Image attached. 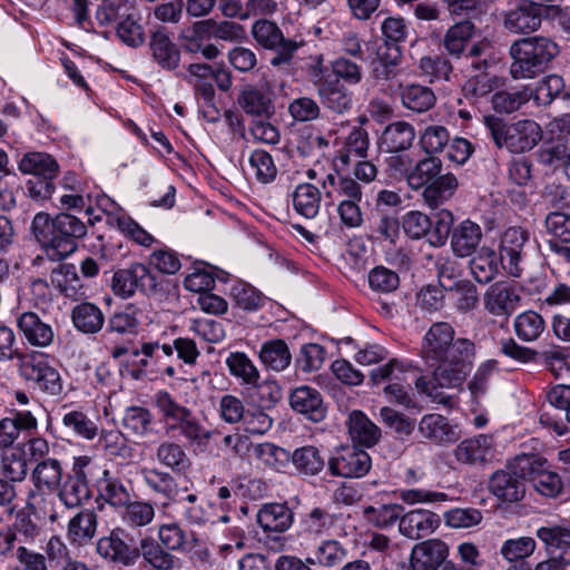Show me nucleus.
Instances as JSON below:
<instances>
[{
	"label": "nucleus",
	"mask_w": 570,
	"mask_h": 570,
	"mask_svg": "<svg viewBox=\"0 0 570 570\" xmlns=\"http://www.w3.org/2000/svg\"><path fill=\"white\" fill-rule=\"evenodd\" d=\"M476 346L466 337L455 338L448 322L433 323L422 337L419 356L432 370V376L421 375L415 389L431 402L452 407L454 397L444 390H459L471 373Z\"/></svg>",
	"instance_id": "1"
},
{
	"label": "nucleus",
	"mask_w": 570,
	"mask_h": 570,
	"mask_svg": "<svg viewBox=\"0 0 570 570\" xmlns=\"http://www.w3.org/2000/svg\"><path fill=\"white\" fill-rule=\"evenodd\" d=\"M31 230L47 257L60 262L77 249V239L87 235L86 224L75 215L59 213L51 217L40 212L35 215Z\"/></svg>",
	"instance_id": "2"
},
{
	"label": "nucleus",
	"mask_w": 570,
	"mask_h": 570,
	"mask_svg": "<svg viewBox=\"0 0 570 570\" xmlns=\"http://www.w3.org/2000/svg\"><path fill=\"white\" fill-rule=\"evenodd\" d=\"M559 52V46L547 37L518 39L510 47V75L514 80L533 79L549 68Z\"/></svg>",
	"instance_id": "3"
},
{
	"label": "nucleus",
	"mask_w": 570,
	"mask_h": 570,
	"mask_svg": "<svg viewBox=\"0 0 570 570\" xmlns=\"http://www.w3.org/2000/svg\"><path fill=\"white\" fill-rule=\"evenodd\" d=\"M483 122L495 146L513 154L529 151L542 139L540 125L531 119L505 122L499 117L489 115L483 117Z\"/></svg>",
	"instance_id": "4"
},
{
	"label": "nucleus",
	"mask_w": 570,
	"mask_h": 570,
	"mask_svg": "<svg viewBox=\"0 0 570 570\" xmlns=\"http://www.w3.org/2000/svg\"><path fill=\"white\" fill-rule=\"evenodd\" d=\"M19 374L43 394L59 396L63 392V380L58 368L41 353L21 355Z\"/></svg>",
	"instance_id": "5"
},
{
	"label": "nucleus",
	"mask_w": 570,
	"mask_h": 570,
	"mask_svg": "<svg viewBox=\"0 0 570 570\" xmlns=\"http://www.w3.org/2000/svg\"><path fill=\"white\" fill-rule=\"evenodd\" d=\"M534 463L533 456H518L512 465L499 470L489 480V489L499 500L518 502L525 494L524 480Z\"/></svg>",
	"instance_id": "6"
},
{
	"label": "nucleus",
	"mask_w": 570,
	"mask_h": 570,
	"mask_svg": "<svg viewBox=\"0 0 570 570\" xmlns=\"http://www.w3.org/2000/svg\"><path fill=\"white\" fill-rule=\"evenodd\" d=\"M91 463L88 456L75 458L71 472L56 490L58 499L67 509H76L90 498L87 474Z\"/></svg>",
	"instance_id": "7"
},
{
	"label": "nucleus",
	"mask_w": 570,
	"mask_h": 570,
	"mask_svg": "<svg viewBox=\"0 0 570 570\" xmlns=\"http://www.w3.org/2000/svg\"><path fill=\"white\" fill-rule=\"evenodd\" d=\"M332 475L358 479L366 475L372 466L368 453L355 445L342 446L327 461Z\"/></svg>",
	"instance_id": "8"
},
{
	"label": "nucleus",
	"mask_w": 570,
	"mask_h": 570,
	"mask_svg": "<svg viewBox=\"0 0 570 570\" xmlns=\"http://www.w3.org/2000/svg\"><path fill=\"white\" fill-rule=\"evenodd\" d=\"M372 65L373 77L377 80L394 79L399 75V65L402 59L400 46L381 39L370 40L365 43Z\"/></svg>",
	"instance_id": "9"
},
{
	"label": "nucleus",
	"mask_w": 570,
	"mask_h": 570,
	"mask_svg": "<svg viewBox=\"0 0 570 570\" xmlns=\"http://www.w3.org/2000/svg\"><path fill=\"white\" fill-rule=\"evenodd\" d=\"M16 325L22 340L32 347L46 348L55 342V330L45 315L21 312L16 317Z\"/></svg>",
	"instance_id": "10"
},
{
	"label": "nucleus",
	"mask_w": 570,
	"mask_h": 570,
	"mask_svg": "<svg viewBox=\"0 0 570 570\" xmlns=\"http://www.w3.org/2000/svg\"><path fill=\"white\" fill-rule=\"evenodd\" d=\"M156 276L150 269L140 263L132 264L128 268L117 271L112 276L111 287L116 295L129 297L136 289L142 292L154 291L156 288Z\"/></svg>",
	"instance_id": "11"
},
{
	"label": "nucleus",
	"mask_w": 570,
	"mask_h": 570,
	"mask_svg": "<svg viewBox=\"0 0 570 570\" xmlns=\"http://www.w3.org/2000/svg\"><path fill=\"white\" fill-rule=\"evenodd\" d=\"M528 238L529 233L522 227H510L501 235L500 262L503 269L513 277H519L522 273L523 247Z\"/></svg>",
	"instance_id": "12"
},
{
	"label": "nucleus",
	"mask_w": 570,
	"mask_h": 570,
	"mask_svg": "<svg viewBox=\"0 0 570 570\" xmlns=\"http://www.w3.org/2000/svg\"><path fill=\"white\" fill-rule=\"evenodd\" d=\"M124 530L115 528L106 537H101L96 544L97 553L107 561L119 563L125 567L134 566L139 553L136 547H130L122 538Z\"/></svg>",
	"instance_id": "13"
},
{
	"label": "nucleus",
	"mask_w": 570,
	"mask_h": 570,
	"mask_svg": "<svg viewBox=\"0 0 570 570\" xmlns=\"http://www.w3.org/2000/svg\"><path fill=\"white\" fill-rule=\"evenodd\" d=\"M449 547L440 539L416 543L410 554L409 570H438L448 562Z\"/></svg>",
	"instance_id": "14"
},
{
	"label": "nucleus",
	"mask_w": 570,
	"mask_h": 570,
	"mask_svg": "<svg viewBox=\"0 0 570 570\" xmlns=\"http://www.w3.org/2000/svg\"><path fill=\"white\" fill-rule=\"evenodd\" d=\"M237 104L246 115L255 118L267 119L275 112L273 92L268 86L245 85Z\"/></svg>",
	"instance_id": "15"
},
{
	"label": "nucleus",
	"mask_w": 570,
	"mask_h": 570,
	"mask_svg": "<svg viewBox=\"0 0 570 570\" xmlns=\"http://www.w3.org/2000/svg\"><path fill=\"white\" fill-rule=\"evenodd\" d=\"M550 559L570 566V525L549 524L535 531Z\"/></svg>",
	"instance_id": "16"
},
{
	"label": "nucleus",
	"mask_w": 570,
	"mask_h": 570,
	"mask_svg": "<svg viewBox=\"0 0 570 570\" xmlns=\"http://www.w3.org/2000/svg\"><path fill=\"white\" fill-rule=\"evenodd\" d=\"M494 452L493 438L479 434L460 442L454 449V456L462 464L484 465L493 460Z\"/></svg>",
	"instance_id": "17"
},
{
	"label": "nucleus",
	"mask_w": 570,
	"mask_h": 570,
	"mask_svg": "<svg viewBox=\"0 0 570 570\" xmlns=\"http://www.w3.org/2000/svg\"><path fill=\"white\" fill-rule=\"evenodd\" d=\"M291 407L312 422L318 423L326 416V405L318 390L308 385L294 389L289 394Z\"/></svg>",
	"instance_id": "18"
},
{
	"label": "nucleus",
	"mask_w": 570,
	"mask_h": 570,
	"mask_svg": "<svg viewBox=\"0 0 570 570\" xmlns=\"http://www.w3.org/2000/svg\"><path fill=\"white\" fill-rule=\"evenodd\" d=\"M417 431L423 439L436 445L454 443L460 439L458 428L439 413L423 415L417 424Z\"/></svg>",
	"instance_id": "19"
},
{
	"label": "nucleus",
	"mask_w": 570,
	"mask_h": 570,
	"mask_svg": "<svg viewBox=\"0 0 570 570\" xmlns=\"http://www.w3.org/2000/svg\"><path fill=\"white\" fill-rule=\"evenodd\" d=\"M441 523L440 517L424 509H414L403 514L399 522L400 533L411 540H419L433 533Z\"/></svg>",
	"instance_id": "20"
},
{
	"label": "nucleus",
	"mask_w": 570,
	"mask_h": 570,
	"mask_svg": "<svg viewBox=\"0 0 570 570\" xmlns=\"http://www.w3.org/2000/svg\"><path fill=\"white\" fill-rule=\"evenodd\" d=\"M148 47L153 60L161 69L171 71L178 68L180 50L165 28L158 27L151 31Z\"/></svg>",
	"instance_id": "21"
},
{
	"label": "nucleus",
	"mask_w": 570,
	"mask_h": 570,
	"mask_svg": "<svg viewBox=\"0 0 570 570\" xmlns=\"http://www.w3.org/2000/svg\"><path fill=\"white\" fill-rule=\"evenodd\" d=\"M543 12L541 2H522L507 13L504 26L514 33L533 32L540 27Z\"/></svg>",
	"instance_id": "22"
},
{
	"label": "nucleus",
	"mask_w": 570,
	"mask_h": 570,
	"mask_svg": "<svg viewBox=\"0 0 570 570\" xmlns=\"http://www.w3.org/2000/svg\"><path fill=\"white\" fill-rule=\"evenodd\" d=\"M96 487L99 498L112 508L122 509L131 500L129 488L108 469L101 471V475L96 481Z\"/></svg>",
	"instance_id": "23"
},
{
	"label": "nucleus",
	"mask_w": 570,
	"mask_h": 570,
	"mask_svg": "<svg viewBox=\"0 0 570 570\" xmlns=\"http://www.w3.org/2000/svg\"><path fill=\"white\" fill-rule=\"evenodd\" d=\"M415 138L414 127L406 121H394L387 125L379 140L380 148L390 154H399L409 149Z\"/></svg>",
	"instance_id": "24"
},
{
	"label": "nucleus",
	"mask_w": 570,
	"mask_h": 570,
	"mask_svg": "<svg viewBox=\"0 0 570 570\" xmlns=\"http://www.w3.org/2000/svg\"><path fill=\"white\" fill-rule=\"evenodd\" d=\"M482 229L476 223L465 219L451 234V248L458 257L471 256L482 240Z\"/></svg>",
	"instance_id": "25"
},
{
	"label": "nucleus",
	"mask_w": 570,
	"mask_h": 570,
	"mask_svg": "<svg viewBox=\"0 0 570 570\" xmlns=\"http://www.w3.org/2000/svg\"><path fill=\"white\" fill-rule=\"evenodd\" d=\"M18 169L35 178L55 179L59 173L57 160L48 153L28 151L18 160Z\"/></svg>",
	"instance_id": "26"
},
{
	"label": "nucleus",
	"mask_w": 570,
	"mask_h": 570,
	"mask_svg": "<svg viewBox=\"0 0 570 570\" xmlns=\"http://www.w3.org/2000/svg\"><path fill=\"white\" fill-rule=\"evenodd\" d=\"M324 195L331 202L362 200L363 193L361 185L348 176L327 174L322 181Z\"/></svg>",
	"instance_id": "27"
},
{
	"label": "nucleus",
	"mask_w": 570,
	"mask_h": 570,
	"mask_svg": "<svg viewBox=\"0 0 570 570\" xmlns=\"http://www.w3.org/2000/svg\"><path fill=\"white\" fill-rule=\"evenodd\" d=\"M519 302L520 296L515 291L502 283L493 284L484 296L485 309L495 316L512 314Z\"/></svg>",
	"instance_id": "28"
},
{
	"label": "nucleus",
	"mask_w": 570,
	"mask_h": 570,
	"mask_svg": "<svg viewBox=\"0 0 570 570\" xmlns=\"http://www.w3.org/2000/svg\"><path fill=\"white\" fill-rule=\"evenodd\" d=\"M158 539L169 552H189L199 546L196 533H187L177 522L160 524Z\"/></svg>",
	"instance_id": "29"
},
{
	"label": "nucleus",
	"mask_w": 570,
	"mask_h": 570,
	"mask_svg": "<svg viewBox=\"0 0 570 570\" xmlns=\"http://www.w3.org/2000/svg\"><path fill=\"white\" fill-rule=\"evenodd\" d=\"M98 517L92 509H82L68 522L67 538L72 544L85 546L96 535Z\"/></svg>",
	"instance_id": "30"
},
{
	"label": "nucleus",
	"mask_w": 570,
	"mask_h": 570,
	"mask_svg": "<svg viewBox=\"0 0 570 570\" xmlns=\"http://www.w3.org/2000/svg\"><path fill=\"white\" fill-rule=\"evenodd\" d=\"M540 165L552 170L563 169L570 178V147L562 139L549 140L537 151Z\"/></svg>",
	"instance_id": "31"
},
{
	"label": "nucleus",
	"mask_w": 570,
	"mask_h": 570,
	"mask_svg": "<svg viewBox=\"0 0 570 570\" xmlns=\"http://www.w3.org/2000/svg\"><path fill=\"white\" fill-rule=\"evenodd\" d=\"M323 105L336 114H344L352 108V94L338 79H325L317 85Z\"/></svg>",
	"instance_id": "32"
},
{
	"label": "nucleus",
	"mask_w": 570,
	"mask_h": 570,
	"mask_svg": "<svg viewBox=\"0 0 570 570\" xmlns=\"http://www.w3.org/2000/svg\"><path fill=\"white\" fill-rule=\"evenodd\" d=\"M257 523L265 532H284L293 523V513L285 504L267 503L257 512Z\"/></svg>",
	"instance_id": "33"
},
{
	"label": "nucleus",
	"mask_w": 570,
	"mask_h": 570,
	"mask_svg": "<svg viewBox=\"0 0 570 570\" xmlns=\"http://www.w3.org/2000/svg\"><path fill=\"white\" fill-rule=\"evenodd\" d=\"M136 550L139 558L142 557L155 570H173L175 567L176 557L151 537L141 538Z\"/></svg>",
	"instance_id": "34"
},
{
	"label": "nucleus",
	"mask_w": 570,
	"mask_h": 570,
	"mask_svg": "<svg viewBox=\"0 0 570 570\" xmlns=\"http://www.w3.org/2000/svg\"><path fill=\"white\" fill-rule=\"evenodd\" d=\"M63 469L58 459H47L36 464L31 472V481L36 489L56 491L62 481Z\"/></svg>",
	"instance_id": "35"
},
{
	"label": "nucleus",
	"mask_w": 570,
	"mask_h": 570,
	"mask_svg": "<svg viewBox=\"0 0 570 570\" xmlns=\"http://www.w3.org/2000/svg\"><path fill=\"white\" fill-rule=\"evenodd\" d=\"M71 321L78 331L85 334H96L102 328L105 316L97 305L83 302L71 309Z\"/></svg>",
	"instance_id": "36"
},
{
	"label": "nucleus",
	"mask_w": 570,
	"mask_h": 570,
	"mask_svg": "<svg viewBox=\"0 0 570 570\" xmlns=\"http://www.w3.org/2000/svg\"><path fill=\"white\" fill-rule=\"evenodd\" d=\"M139 473L145 485L151 492L169 501L176 500L178 494V484L169 472H165L156 468H144Z\"/></svg>",
	"instance_id": "37"
},
{
	"label": "nucleus",
	"mask_w": 570,
	"mask_h": 570,
	"mask_svg": "<svg viewBox=\"0 0 570 570\" xmlns=\"http://www.w3.org/2000/svg\"><path fill=\"white\" fill-rule=\"evenodd\" d=\"M459 187L458 178L452 173L438 176L422 193L424 203L431 208H438L450 199Z\"/></svg>",
	"instance_id": "38"
},
{
	"label": "nucleus",
	"mask_w": 570,
	"mask_h": 570,
	"mask_svg": "<svg viewBox=\"0 0 570 570\" xmlns=\"http://www.w3.org/2000/svg\"><path fill=\"white\" fill-rule=\"evenodd\" d=\"M459 187L458 178L452 173L438 176L422 193L424 203L431 208H438L450 199Z\"/></svg>",
	"instance_id": "39"
},
{
	"label": "nucleus",
	"mask_w": 570,
	"mask_h": 570,
	"mask_svg": "<svg viewBox=\"0 0 570 570\" xmlns=\"http://www.w3.org/2000/svg\"><path fill=\"white\" fill-rule=\"evenodd\" d=\"M348 432L354 441L365 446L375 445L381 438V430L363 412L353 411L347 421Z\"/></svg>",
	"instance_id": "40"
},
{
	"label": "nucleus",
	"mask_w": 570,
	"mask_h": 570,
	"mask_svg": "<svg viewBox=\"0 0 570 570\" xmlns=\"http://www.w3.org/2000/svg\"><path fill=\"white\" fill-rule=\"evenodd\" d=\"M155 456L159 464L175 473H185L191 465L190 459L183 446L174 441L159 443Z\"/></svg>",
	"instance_id": "41"
},
{
	"label": "nucleus",
	"mask_w": 570,
	"mask_h": 570,
	"mask_svg": "<svg viewBox=\"0 0 570 570\" xmlns=\"http://www.w3.org/2000/svg\"><path fill=\"white\" fill-rule=\"evenodd\" d=\"M368 146L367 131L361 127H355L345 138L342 148L337 151L336 159L342 165H351L354 159L366 157Z\"/></svg>",
	"instance_id": "42"
},
{
	"label": "nucleus",
	"mask_w": 570,
	"mask_h": 570,
	"mask_svg": "<svg viewBox=\"0 0 570 570\" xmlns=\"http://www.w3.org/2000/svg\"><path fill=\"white\" fill-rule=\"evenodd\" d=\"M442 165V160L439 157L430 155L422 158L409 171L407 185L414 190L425 188L441 175Z\"/></svg>",
	"instance_id": "43"
},
{
	"label": "nucleus",
	"mask_w": 570,
	"mask_h": 570,
	"mask_svg": "<svg viewBox=\"0 0 570 570\" xmlns=\"http://www.w3.org/2000/svg\"><path fill=\"white\" fill-rule=\"evenodd\" d=\"M259 360L266 368L282 372L291 364L292 355L283 340H272L262 345Z\"/></svg>",
	"instance_id": "44"
},
{
	"label": "nucleus",
	"mask_w": 570,
	"mask_h": 570,
	"mask_svg": "<svg viewBox=\"0 0 570 570\" xmlns=\"http://www.w3.org/2000/svg\"><path fill=\"white\" fill-rule=\"evenodd\" d=\"M293 206L301 216L314 218L321 208V191L312 184H299L293 193Z\"/></svg>",
	"instance_id": "45"
},
{
	"label": "nucleus",
	"mask_w": 570,
	"mask_h": 570,
	"mask_svg": "<svg viewBox=\"0 0 570 570\" xmlns=\"http://www.w3.org/2000/svg\"><path fill=\"white\" fill-rule=\"evenodd\" d=\"M194 31L195 33L212 31L214 38L227 42H240L246 37L245 30L239 23L232 21L215 22L212 19L196 22Z\"/></svg>",
	"instance_id": "46"
},
{
	"label": "nucleus",
	"mask_w": 570,
	"mask_h": 570,
	"mask_svg": "<svg viewBox=\"0 0 570 570\" xmlns=\"http://www.w3.org/2000/svg\"><path fill=\"white\" fill-rule=\"evenodd\" d=\"M335 522L336 517L334 514L324 509L314 508L302 519L301 534L308 538L326 535Z\"/></svg>",
	"instance_id": "47"
},
{
	"label": "nucleus",
	"mask_w": 570,
	"mask_h": 570,
	"mask_svg": "<svg viewBox=\"0 0 570 570\" xmlns=\"http://www.w3.org/2000/svg\"><path fill=\"white\" fill-rule=\"evenodd\" d=\"M570 99V92L564 91V80L561 76L549 75L532 89V98L538 106H548L556 98Z\"/></svg>",
	"instance_id": "48"
},
{
	"label": "nucleus",
	"mask_w": 570,
	"mask_h": 570,
	"mask_svg": "<svg viewBox=\"0 0 570 570\" xmlns=\"http://www.w3.org/2000/svg\"><path fill=\"white\" fill-rule=\"evenodd\" d=\"M2 478L13 483L22 482L28 475V461L22 449L13 448L6 451L0 461Z\"/></svg>",
	"instance_id": "49"
},
{
	"label": "nucleus",
	"mask_w": 570,
	"mask_h": 570,
	"mask_svg": "<svg viewBox=\"0 0 570 570\" xmlns=\"http://www.w3.org/2000/svg\"><path fill=\"white\" fill-rule=\"evenodd\" d=\"M174 430H178L189 443L196 445H207L213 435V431L202 425L193 415L191 411H189L188 415H185L177 423L169 424L166 428L167 432H171Z\"/></svg>",
	"instance_id": "50"
},
{
	"label": "nucleus",
	"mask_w": 570,
	"mask_h": 570,
	"mask_svg": "<svg viewBox=\"0 0 570 570\" xmlns=\"http://www.w3.org/2000/svg\"><path fill=\"white\" fill-rule=\"evenodd\" d=\"M470 269L476 282L490 283L498 274V257L493 249L482 247L470 261Z\"/></svg>",
	"instance_id": "51"
},
{
	"label": "nucleus",
	"mask_w": 570,
	"mask_h": 570,
	"mask_svg": "<svg viewBox=\"0 0 570 570\" xmlns=\"http://www.w3.org/2000/svg\"><path fill=\"white\" fill-rule=\"evenodd\" d=\"M347 549L337 540L328 539L322 541L314 551L313 557L307 558V562L320 564L326 568H333L342 563L347 557Z\"/></svg>",
	"instance_id": "52"
},
{
	"label": "nucleus",
	"mask_w": 570,
	"mask_h": 570,
	"mask_svg": "<svg viewBox=\"0 0 570 570\" xmlns=\"http://www.w3.org/2000/svg\"><path fill=\"white\" fill-rule=\"evenodd\" d=\"M292 462L296 470L305 475H316L325 466V458L313 445L296 449L292 454Z\"/></svg>",
	"instance_id": "53"
},
{
	"label": "nucleus",
	"mask_w": 570,
	"mask_h": 570,
	"mask_svg": "<svg viewBox=\"0 0 570 570\" xmlns=\"http://www.w3.org/2000/svg\"><path fill=\"white\" fill-rule=\"evenodd\" d=\"M514 333L523 342H533L546 328L543 317L533 311L519 314L513 321Z\"/></svg>",
	"instance_id": "54"
},
{
	"label": "nucleus",
	"mask_w": 570,
	"mask_h": 570,
	"mask_svg": "<svg viewBox=\"0 0 570 570\" xmlns=\"http://www.w3.org/2000/svg\"><path fill=\"white\" fill-rule=\"evenodd\" d=\"M230 374L240 379L244 384L256 387L259 382V372L245 353L233 352L226 358Z\"/></svg>",
	"instance_id": "55"
},
{
	"label": "nucleus",
	"mask_w": 570,
	"mask_h": 570,
	"mask_svg": "<svg viewBox=\"0 0 570 570\" xmlns=\"http://www.w3.org/2000/svg\"><path fill=\"white\" fill-rule=\"evenodd\" d=\"M403 106L415 112H425L436 101L435 95L429 87L421 85H409L402 91Z\"/></svg>",
	"instance_id": "56"
},
{
	"label": "nucleus",
	"mask_w": 570,
	"mask_h": 570,
	"mask_svg": "<svg viewBox=\"0 0 570 570\" xmlns=\"http://www.w3.org/2000/svg\"><path fill=\"white\" fill-rule=\"evenodd\" d=\"M473 31L474 26L468 20L451 27L444 35L443 39V46L446 52L454 58H460L472 37Z\"/></svg>",
	"instance_id": "57"
},
{
	"label": "nucleus",
	"mask_w": 570,
	"mask_h": 570,
	"mask_svg": "<svg viewBox=\"0 0 570 570\" xmlns=\"http://www.w3.org/2000/svg\"><path fill=\"white\" fill-rule=\"evenodd\" d=\"M188 81L205 102H212L215 97L213 87V67L207 63H191L188 66Z\"/></svg>",
	"instance_id": "58"
},
{
	"label": "nucleus",
	"mask_w": 570,
	"mask_h": 570,
	"mask_svg": "<svg viewBox=\"0 0 570 570\" xmlns=\"http://www.w3.org/2000/svg\"><path fill=\"white\" fill-rule=\"evenodd\" d=\"M532 98V89L522 88L515 91L501 90L491 98L493 109L500 114H511L519 110Z\"/></svg>",
	"instance_id": "59"
},
{
	"label": "nucleus",
	"mask_w": 570,
	"mask_h": 570,
	"mask_svg": "<svg viewBox=\"0 0 570 570\" xmlns=\"http://www.w3.org/2000/svg\"><path fill=\"white\" fill-rule=\"evenodd\" d=\"M403 508L396 503L381 504L377 507L368 505L363 509V515L372 525L386 529L392 527L402 518Z\"/></svg>",
	"instance_id": "60"
},
{
	"label": "nucleus",
	"mask_w": 570,
	"mask_h": 570,
	"mask_svg": "<svg viewBox=\"0 0 570 570\" xmlns=\"http://www.w3.org/2000/svg\"><path fill=\"white\" fill-rule=\"evenodd\" d=\"M141 311L135 304H127L108 320V330L118 334H134L139 327Z\"/></svg>",
	"instance_id": "61"
},
{
	"label": "nucleus",
	"mask_w": 570,
	"mask_h": 570,
	"mask_svg": "<svg viewBox=\"0 0 570 570\" xmlns=\"http://www.w3.org/2000/svg\"><path fill=\"white\" fill-rule=\"evenodd\" d=\"M122 425L135 436H145L153 431V414L142 406H130L125 411Z\"/></svg>",
	"instance_id": "62"
},
{
	"label": "nucleus",
	"mask_w": 570,
	"mask_h": 570,
	"mask_svg": "<svg viewBox=\"0 0 570 570\" xmlns=\"http://www.w3.org/2000/svg\"><path fill=\"white\" fill-rule=\"evenodd\" d=\"M419 142L425 154H440L450 142V132L444 126L430 125L420 134Z\"/></svg>",
	"instance_id": "63"
},
{
	"label": "nucleus",
	"mask_w": 570,
	"mask_h": 570,
	"mask_svg": "<svg viewBox=\"0 0 570 570\" xmlns=\"http://www.w3.org/2000/svg\"><path fill=\"white\" fill-rule=\"evenodd\" d=\"M535 549L537 542L532 537H519L505 540L500 548V554L512 563L531 557Z\"/></svg>",
	"instance_id": "64"
}]
</instances>
